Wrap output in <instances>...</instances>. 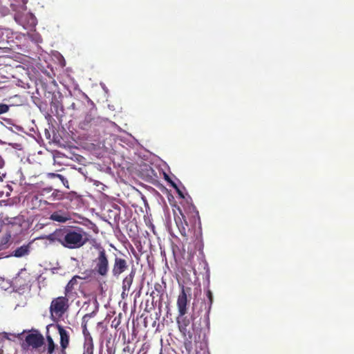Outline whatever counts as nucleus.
<instances>
[{"instance_id": "9", "label": "nucleus", "mask_w": 354, "mask_h": 354, "mask_svg": "<svg viewBox=\"0 0 354 354\" xmlns=\"http://www.w3.org/2000/svg\"><path fill=\"white\" fill-rule=\"evenodd\" d=\"M129 269L128 261L121 256H115L113 264L111 269L113 277L118 278L122 273Z\"/></svg>"}, {"instance_id": "7", "label": "nucleus", "mask_w": 354, "mask_h": 354, "mask_svg": "<svg viewBox=\"0 0 354 354\" xmlns=\"http://www.w3.org/2000/svg\"><path fill=\"white\" fill-rule=\"evenodd\" d=\"M177 324L180 332L185 337V346L187 350H189L192 348V339L193 336L192 332L188 328L190 324V319L185 315L183 317L178 315Z\"/></svg>"}, {"instance_id": "16", "label": "nucleus", "mask_w": 354, "mask_h": 354, "mask_svg": "<svg viewBox=\"0 0 354 354\" xmlns=\"http://www.w3.org/2000/svg\"><path fill=\"white\" fill-rule=\"evenodd\" d=\"M8 134L13 135V131L10 128L1 124L0 127V145H4V142H8Z\"/></svg>"}, {"instance_id": "27", "label": "nucleus", "mask_w": 354, "mask_h": 354, "mask_svg": "<svg viewBox=\"0 0 354 354\" xmlns=\"http://www.w3.org/2000/svg\"><path fill=\"white\" fill-rule=\"evenodd\" d=\"M154 287L156 290H158V288H161V286L159 283H156Z\"/></svg>"}, {"instance_id": "6", "label": "nucleus", "mask_w": 354, "mask_h": 354, "mask_svg": "<svg viewBox=\"0 0 354 354\" xmlns=\"http://www.w3.org/2000/svg\"><path fill=\"white\" fill-rule=\"evenodd\" d=\"M68 299L65 297H58L53 299L50 305V313L52 317H62L68 309Z\"/></svg>"}, {"instance_id": "15", "label": "nucleus", "mask_w": 354, "mask_h": 354, "mask_svg": "<svg viewBox=\"0 0 354 354\" xmlns=\"http://www.w3.org/2000/svg\"><path fill=\"white\" fill-rule=\"evenodd\" d=\"M136 272L133 270H131V272L126 276L122 280V292L124 293L125 291H129L132 285Z\"/></svg>"}, {"instance_id": "12", "label": "nucleus", "mask_w": 354, "mask_h": 354, "mask_svg": "<svg viewBox=\"0 0 354 354\" xmlns=\"http://www.w3.org/2000/svg\"><path fill=\"white\" fill-rule=\"evenodd\" d=\"M8 142H4V145H8L10 146H12L13 148L17 149H22V145L21 142H18V140L20 139L21 140L23 138V136H21L20 134L16 133L13 131V135L8 134Z\"/></svg>"}, {"instance_id": "29", "label": "nucleus", "mask_w": 354, "mask_h": 354, "mask_svg": "<svg viewBox=\"0 0 354 354\" xmlns=\"http://www.w3.org/2000/svg\"><path fill=\"white\" fill-rule=\"evenodd\" d=\"M80 104H81L82 106H84L83 102H80Z\"/></svg>"}, {"instance_id": "1", "label": "nucleus", "mask_w": 354, "mask_h": 354, "mask_svg": "<svg viewBox=\"0 0 354 354\" xmlns=\"http://www.w3.org/2000/svg\"><path fill=\"white\" fill-rule=\"evenodd\" d=\"M89 236L90 235L81 227L62 226L61 245L69 250L80 249L89 241Z\"/></svg>"}, {"instance_id": "10", "label": "nucleus", "mask_w": 354, "mask_h": 354, "mask_svg": "<svg viewBox=\"0 0 354 354\" xmlns=\"http://www.w3.org/2000/svg\"><path fill=\"white\" fill-rule=\"evenodd\" d=\"M57 327L60 336V354H66V349L69 345L70 335L62 326L57 325Z\"/></svg>"}, {"instance_id": "24", "label": "nucleus", "mask_w": 354, "mask_h": 354, "mask_svg": "<svg viewBox=\"0 0 354 354\" xmlns=\"http://www.w3.org/2000/svg\"><path fill=\"white\" fill-rule=\"evenodd\" d=\"M206 295L209 299V310L211 308V306L212 304V301H213V295L210 290H207Z\"/></svg>"}, {"instance_id": "18", "label": "nucleus", "mask_w": 354, "mask_h": 354, "mask_svg": "<svg viewBox=\"0 0 354 354\" xmlns=\"http://www.w3.org/2000/svg\"><path fill=\"white\" fill-rule=\"evenodd\" d=\"M50 219L59 223H65L68 220V216L66 214L61 212H55L51 214Z\"/></svg>"}, {"instance_id": "3", "label": "nucleus", "mask_w": 354, "mask_h": 354, "mask_svg": "<svg viewBox=\"0 0 354 354\" xmlns=\"http://www.w3.org/2000/svg\"><path fill=\"white\" fill-rule=\"evenodd\" d=\"M44 345V337L37 330L30 331L21 343V347L26 351H35L39 353L40 348Z\"/></svg>"}, {"instance_id": "8", "label": "nucleus", "mask_w": 354, "mask_h": 354, "mask_svg": "<svg viewBox=\"0 0 354 354\" xmlns=\"http://www.w3.org/2000/svg\"><path fill=\"white\" fill-rule=\"evenodd\" d=\"M190 291V288H185L184 286H183L181 288V291L178 296L176 304L180 317H183L187 313V306L189 301L187 297V295L189 294Z\"/></svg>"}, {"instance_id": "14", "label": "nucleus", "mask_w": 354, "mask_h": 354, "mask_svg": "<svg viewBox=\"0 0 354 354\" xmlns=\"http://www.w3.org/2000/svg\"><path fill=\"white\" fill-rule=\"evenodd\" d=\"M41 239H46L50 243L57 242L61 245L62 242V227L56 229L53 233L43 236Z\"/></svg>"}, {"instance_id": "23", "label": "nucleus", "mask_w": 354, "mask_h": 354, "mask_svg": "<svg viewBox=\"0 0 354 354\" xmlns=\"http://www.w3.org/2000/svg\"><path fill=\"white\" fill-rule=\"evenodd\" d=\"M9 106L6 104H0V115L6 113L9 111Z\"/></svg>"}, {"instance_id": "26", "label": "nucleus", "mask_w": 354, "mask_h": 354, "mask_svg": "<svg viewBox=\"0 0 354 354\" xmlns=\"http://www.w3.org/2000/svg\"><path fill=\"white\" fill-rule=\"evenodd\" d=\"M71 108L73 110H77V109H78V107H77V104H76L75 103H74V102H73V103H72V104H71Z\"/></svg>"}, {"instance_id": "20", "label": "nucleus", "mask_w": 354, "mask_h": 354, "mask_svg": "<svg viewBox=\"0 0 354 354\" xmlns=\"http://www.w3.org/2000/svg\"><path fill=\"white\" fill-rule=\"evenodd\" d=\"M93 120L94 118L92 117L91 115L87 114L85 116L84 119L80 122L79 126L82 129H88L91 127V122H93Z\"/></svg>"}, {"instance_id": "13", "label": "nucleus", "mask_w": 354, "mask_h": 354, "mask_svg": "<svg viewBox=\"0 0 354 354\" xmlns=\"http://www.w3.org/2000/svg\"><path fill=\"white\" fill-rule=\"evenodd\" d=\"M50 194L46 197L47 199L50 200V201H59L63 198V193L62 192L58 190V189H53L51 188H45L42 190V194Z\"/></svg>"}, {"instance_id": "19", "label": "nucleus", "mask_w": 354, "mask_h": 354, "mask_svg": "<svg viewBox=\"0 0 354 354\" xmlns=\"http://www.w3.org/2000/svg\"><path fill=\"white\" fill-rule=\"evenodd\" d=\"M175 221L180 234L183 236H187V228L188 226L187 222L185 221V223H183L179 216L178 218H175Z\"/></svg>"}, {"instance_id": "4", "label": "nucleus", "mask_w": 354, "mask_h": 354, "mask_svg": "<svg viewBox=\"0 0 354 354\" xmlns=\"http://www.w3.org/2000/svg\"><path fill=\"white\" fill-rule=\"evenodd\" d=\"M11 7L14 11H15V14L14 16L15 21L23 26L25 29H32L37 24V19L35 15L31 12H27L26 10L21 9L24 12H21L19 10H17L16 6L14 4H11Z\"/></svg>"}, {"instance_id": "2", "label": "nucleus", "mask_w": 354, "mask_h": 354, "mask_svg": "<svg viewBox=\"0 0 354 354\" xmlns=\"http://www.w3.org/2000/svg\"><path fill=\"white\" fill-rule=\"evenodd\" d=\"M93 247L97 252L92 260L93 271L98 276L106 277L110 269L109 254L100 243H95Z\"/></svg>"}, {"instance_id": "21", "label": "nucleus", "mask_w": 354, "mask_h": 354, "mask_svg": "<svg viewBox=\"0 0 354 354\" xmlns=\"http://www.w3.org/2000/svg\"><path fill=\"white\" fill-rule=\"evenodd\" d=\"M80 277L75 276L73 277L67 283L65 288V295H68L73 290L74 286L77 285V279H79Z\"/></svg>"}, {"instance_id": "28", "label": "nucleus", "mask_w": 354, "mask_h": 354, "mask_svg": "<svg viewBox=\"0 0 354 354\" xmlns=\"http://www.w3.org/2000/svg\"><path fill=\"white\" fill-rule=\"evenodd\" d=\"M178 194L180 195V196L181 198H184V196H183V193L179 189H178Z\"/></svg>"}, {"instance_id": "11", "label": "nucleus", "mask_w": 354, "mask_h": 354, "mask_svg": "<svg viewBox=\"0 0 354 354\" xmlns=\"http://www.w3.org/2000/svg\"><path fill=\"white\" fill-rule=\"evenodd\" d=\"M58 350L57 344L54 342L50 335H46V344L40 348V354H53L55 350Z\"/></svg>"}, {"instance_id": "17", "label": "nucleus", "mask_w": 354, "mask_h": 354, "mask_svg": "<svg viewBox=\"0 0 354 354\" xmlns=\"http://www.w3.org/2000/svg\"><path fill=\"white\" fill-rule=\"evenodd\" d=\"M30 243L27 245H24L21 247H19L15 250H14L13 256L18 258L26 256L30 252Z\"/></svg>"}, {"instance_id": "25", "label": "nucleus", "mask_w": 354, "mask_h": 354, "mask_svg": "<svg viewBox=\"0 0 354 354\" xmlns=\"http://www.w3.org/2000/svg\"><path fill=\"white\" fill-rule=\"evenodd\" d=\"M19 3H21V8L24 10H26V3H28V0H16Z\"/></svg>"}, {"instance_id": "22", "label": "nucleus", "mask_w": 354, "mask_h": 354, "mask_svg": "<svg viewBox=\"0 0 354 354\" xmlns=\"http://www.w3.org/2000/svg\"><path fill=\"white\" fill-rule=\"evenodd\" d=\"M55 176L60 179V180L66 187L69 188L68 181L64 176L58 174H56Z\"/></svg>"}, {"instance_id": "5", "label": "nucleus", "mask_w": 354, "mask_h": 354, "mask_svg": "<svg viewBox=\"0 0 354 354\" xmlns=\"http://www.w3.org/2000/svg\"><path fill=\"white\" fill-rule=\"evenodd\" d=\"M95 315L94 312L86 314L82 318V333L84 337V353L83 354H93L94 345L93 340L91 333L87 329V323L88 319L93 317Z\"/></svg>"}]
</instances>
